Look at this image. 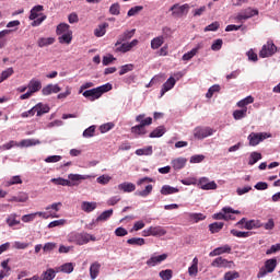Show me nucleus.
I'll list each match as a JSON object with an SVG mask.
<instances>
[{
  "label": "nucleus",
  "instance_id": "nucleus-15",
  "mask_svg": "<svg viewBox=\"0 0 280 280\" xmlns=\"http://www.w3.org/2000/svg\"><path fill=\"white\" fill-rule=\"evenodd\" d=\"M174 86H176V79H174V77H170L162 85L160 97H163V95H165L167 91H172Z\"/></svg>",
  "mask_w": 280,
  "mask_h": 280
},
{
  "label": "nucleus",
  "instance_id": "nucleus-43",
  "mask_svg": "<svg viewBox=\"0 0 280 280\" xmlns=\"http://www.w3.org/2000/svg\"><path fill=\"white\" fill-rule=\"evenodd\" d=\"M152 189H154V187L151 184L147 185L143 190L136 191V196H140L141 198H148V196L152 194Z\"/></svg>",
  "mask_w": 280,
  "mask_h": 280
},
{
  "label": "nucleus",
  "instance_id": "nucleus-61",
  "mask_svg": "<svg viewBox=\"0 0 280 280\" xmlns=\"http://www.w3.org/2000/svg\"><path fill=\"white\" fill-rule=\"evenodd\" d=\"M220 30V22H212L210 25L203 28V32H218Z\"/></svg>",
  "mask_w": 280,
  "mask_h": 280
},
{
  "label": "nucleus",
  "instance_id": "nucleus-62",
  "mask_svg": "<svg viewBox=\"0 0 280 280\" xmlns=\"http://www.w3.org/2000/svg\"><path fill=\"white\" fill-rule=\"evenodd\" d=\"M243 13L247 16V19H253V16H257V14H259V11L257 9L247 8L243 10Z\"/></svg>",
  "mask_w": 280,
  "mask_h": 280
},
{
  "label": "nucleus",
  "instance_id": "nucleus-53",
  "mask_svg": "<svg viewBox=\"0 0 280 280\" xmlns=\"http://www.w3.org/2000/svg\"><path fill=\"white\" fill-rule=\"evenodd\" d=\"M258 161H261V153L259 152H252L249 155L248 165H255Z\"/></svg>",
  "mask_w": 280,
  "mask_h": 280
},
{
  "label": "nucleus",
  "instance_id": "nucleus-1",
  "mask_svg": "<svg viewBox=\"0 0 280 280\" xmlns=\"http://www.w3.org/2000/svg\"><path fill=\"white\" fill-rule=\"evenodd\" d=\"M97 238L93 234H89L86 232H71L68 234V242L70 244H77V246H84V244H89V242H96Z\"/></svg>",
  "mask_w": 280,
  "mask_h": 280
},
{
  "label": "nucleus",
  "instance_id": "nucleus-64",
  "mask_svg": "<svg viewBox=\"0 0 280 280\" xmlns=\"http://www.w3.org/2000/svg\"><path fill=\"white\" fill-rule=\"evenodd\" d=\"M202 161H205V155L195 154L190 156L189 163L196 164V163H202Z\"/></svg>",
  "mask_w": 280,
  "mask_h": 280
},
{
  "label": "nucleus",
  "instance_id": "nucleus-20",
  "mask_svg": "<svg viewBox=\"0 0 280 280\" xmlns=\"http://www.w3.org/2000/svg\"><path fill=\"white\" fill-rule=\"evenodd\" d=\"M119 191H124L125 194H132L135 189H137V186L130 182H124L118 185Z\"/></svg>",
  "mask_w": 280,
  "mask_h": 280
},
{
  "label": "nucleus",
  "instance_id": "nucleus-39",
  "mask_svg": "<svg viewBox=\"0 0 280 280\" xmlns=\"http://www.w3.org/2000/svg\"><path fill=\"white\" fill-rule=\"evenodd\" d=\"M113 217V209L103 211L97 218L96 222H106Z\"/></svg>",
  "mask_w": 280,
  "mask_h": 280
},
{
  "label": "nucleus",
  "instance_id": "nucleus-2",
  "mask_svg": "<svg viewBox=\"0 0 280 280\" xmlns=\"http://www.w3.org/2000/svg\"><path fill=\"white\" fill-rule=\"evenodd\" d=\"M108 91H113V84L105 83L101 86L86 90L82 93L83 97L90 100V102H95V100H100L104 93H108Z\"/></svg>",
  "mask_w": 280,
  "mask_h": 280
},
{
  "label": "nucleus",
  "instance_id": "nucleus-42",
  "mask_svg": "<svg viewBox=\"0 0 280 280\" xmlns=\"http://www.w3.org/2000/svg\"><path fill=\"white\" fill-rule=\"evenodd\" d=\"M34 215H35V218H36V215H38L39 218H43V220H49V218H60V215H58V213H56V212L38 211V212H34Z\"/></svg>",
  "mask_w": 280,
  "mask_h": 280
},
{
  "label": "nucleus",
  "instance_id": "nucleus-16",
  "mask_svg": "<svg viewBox=\"0 0 280 280\" xmlns=\"http://www.w3.org/2000/svg\"><path fill=\"white\" fill-rule=\"evenodd\" d=\"M62 89L58 84H48L42 89V94L47 96L51 95L52 93H60Z\"/></svg>",
  "mask_w": 280,
  "mask_h": 280
},
{
  "label": "nucleus",
  "instance_id": "nucleus-44",
  "mask_svg": "<svg viewBox=\"0 0 280 280\" xmlns=\"http://www.w3.org/2000/svg\"><path fill=\"white\" fill-rule=\"evenodd\" d=\"M224 229V223L223 222H214L209 225V231L211 233H220Z\"/></svg>",
  "mask_w": 280,
  "mask_h": 280
},
{
  "label": "nucleus",
  "instance_id": "nucleus-47",
  "mask_svg": "<svg viewBox=\"0 0 280 280\" xmlns=\"http://www.w3.org/2000/svg\"><path fill=\"white\" fill-rule=\"evenodd\" d=\"M127 244H130V246H143L145 244V240L141 237H132L127 240Z\"/></svg>",
  "mask_w": 280,
  "mask_h": 280
},
{
  "label": "nucleus",
  "instance_id": "nucleus-17",
  "mask_svg": "<svg viewBox=\"0 0 280 280\" xmlns=\"http://www.w3.org/2000/svg\"><path fill=\"white\" fill-rule=\"evenodd\" d=\"M135 36V30L131 31H125L122 34L118 36L117 42L115 43V47H119L121 43H126V40H130Z\"/></svg>",
  "mask_w": 280,
  "mask_h": 280
},
{
  "label": "nucleus",
  "instance_id": "nucleus-8",
  "mask_svg": "<svg viewBox=\"0 0 280 280\" xmlns=\"http://www.w3.org/2000/svg\"><path fill=\"white\" fill-rule=\"evenodd\" d=\"M197 187L203 191H211L218 189V184L215 180H209V177H200L197 180Z\"/></svg>",
  "mask_w": 280,
  "mask_h": 280
},
{
  "label": "nucleus",
  "instance_id": "nucleus-19",
  "mask_svg": "<svg viewBox=\"0 0 280 280\" xmlns=\"http://www.w3.org/2000/svg\"><path fill=\"white\" fill-rule=\"evenodd\" d=\"M264 226V223L259 220H248L245 222L244 226H241V229H246L247 231H253V229H261Z\"/></svg>",
  "mask_w": 280,
  "mask_h": 280
},
{
  "label": "nucleus",
  "instance_id": "nucleus-30",
  "mask_svg": "<svg viewBox=\"0 0 280 280\" xmlns=\"http://www.w3.org/2000/svg\"><path fill=\"white\" fill-rule=\"evenodd\" d=\"M189 277H198V257H195L191 261V266L188 267Z\"/></svg>",
  "mask_w": 280,
  "mask_h": 280
},
{
  "label": "nucleus",
  "instance_id": "nucleus-63",
  "mask_svg": "<svg viewBox=\"0 0 280 280\" xmlns=\"http://www.w3.org/2000/svg\"><path fill=\"white\" fill-rule=\"evenodd\" d=\"M65 224H67V221L65 219L55 220L48 224V229H56L57 226H65Z\"/></svg>",
  "mask_w": 280,
  "mask_h": 280
},
{
  "label": "nucleus",
  "instance_id": "nucleus-37",
  "mask_svg": "<svg viewBox=\"0 0 280 280\" xmlns=\"http://www.w3.org/2000/svg\"><path fill=\"white\" fill-rule=\"evenodd\" d=\"M165 135V127L160 126L155 128L150 135V139H159Z\"/></svg>",
  "mask_w": 280,
  "mask_h": 280
},
{
  "label": "nucleus",
  "instance_id": "nucleus-57",
  "mask_svg": "<svg viewBox=\"0 0 280 280\" xmlns=\"http://www.w3.org/2000/svg\"><path fill=\"white\" fill-rule=\"evenodd\" d=\"M135 70V65L132 63H127L120 67L119 70V75H126V73H129V71H133Z\"/></svg>",
  "mask_w": 280,
  "mask_h": 280
},
{
  "label": "nucleus",
  "instance_id": "nucleus-60",
  "mask_svg": "<svg viewBox=\"0 0 280 280\" xmlns=\"http://www.w3.org/2000/svg\"><path fill=\"white\" fill-rule=\"evenodd\" d=\"M172 275H173L172 269H165L160 271L159 277L162 280H172Z\"/></svg>",
  "mask_w": 280,
  "mask_h": 280
},
{
  "label": "nucleus",
  "instance_id": "nucleus-5",
  "mask_svg": "<svg viewBox=\"0 0 280 280\" xmlns=\"http://www.w3.org/2000/svg\"><path fill=\"white\" fill-rule=\"evenodd\" d=\"M167 235V230L161 225L149 226L142 231V237H163Z\"/></svg>",
  "mask_w": 280,
  "mask_h": 280
},
{
  "label": "nucleus",
  "instance_id": "nucleus-3",
  "mask_svg": "<svg viewBox=\"0 0 280 280\" xmlns=\"http://www.w3.org/2000/svg\"><path fill=\"white\" fill-rule=\"evenodd\" d=\"M43 10H44V7L40 4L35 5L31 10L30 20L33 21L32 22L33 27H38V25H40L43 23V21H45L47 19V15L40 13V12H43Z\"/></svg>",
  "mask_w": 280,
  "mask_h": 280
},
{
  "label": "nucleus",
  "instance_id": "nucleus-56",
  "mask_svg": "<svg viewBox=\"0 0 280 280\" xmlns=\"http://www.w3.org/2000/svg\"><path fill=\"white\" fill-rule=\"evenodd\" d=\"M121 12V7L119 5V3H113L110 7H109V14H112L113 16H119Z\"/></svg>",
  "mask_w": 280,
  "mask_h": 280
},
{
  "label": "nucleus",
  "instance_id": "nucleus-49",
  "mask_svg": "<svg viewBox=\"0 0 280 280\" xmlns=\"http://www.w3.org/2000/svg\"><path fill=\"white\" fill-rule=\"evenodd\" d=\"M56 279V270L47 269L42 273V280H54Z\"/></svg>",
  "mask_w": 280,
  "mask_h": 280
},
{
  "label": "nucleus",
  "instance_id": "nucleus-59",
  "mask_svg": "<svg viewBox=\"0 0 280 280\" xmlns=\"http://www.w3.org/2000/svg\"><path fill=\"white\" fill-rule=\"evenodd\" d=\"M240 279V272L237 271H228L223 276V280H235Z\"/></svg>",
  "mask_w": 280,
  "mask_h": 280
},
{
  "label": "nucleus",
  "instance_id": "nucleus-23",
  "mask_svg": "<svg viewBox=\"0 0 280 280\" xmlns=\"http://www.w3.org/2000/svg\"><path fill=\"white\" fill-rule=\"evenodd\" d=\"M50 183L54 185H60L61 187H73L75 183H71L69 179H65L62 177L51 178Z\"/></svg>",
  "mask_w": 280,
  "mask_h": 280
},
{
  "label": "nucleus",
  "instance_id": "nucleus-22",
  "mask_svg": "<svg viewBox=\"0 0 280 280\" xmlns=\"http://www.w3.org/2000/svg\"><path fill=\"white\" fill-rule=\"evenodd\" d=\"M102 268V265L97 261L93 262L91 266H90V278L92 280H95L97 279V277H100V270Z\"/></svg>",
  "mask_w": 280,
  "mask_h": 280
},
{
  "label": "nucleus",
  "instance_id": "nucleus-26",
  "mask_svg": "<svg viewBox=\"0 0 280 280\" xmlns=\"http://www.w3.org/2000/svg\"><path fill=\"white\" fill-rule=\"evenodd\" d=\"M56 43V37H40L37 40L38 47H49V45H54Z\"/></svg>",
  "mask_w": 280,
  "mask_h": 280
},
{
  "label": "nucleus",
  "instance_id": "nucleus-6",
  "mask_svg": "<svg viewBox=\"0 0 280 280\" xmlns=\"http://www.w3.org/2000/svg\"><path fill=\"white\" fill-rule=\"evenodd\" d=\"M272 135L268 132H252L247 139L249 141V145L255 148V145H259L261 141H266V139H270Z\"/></svg>",
  "mask_w": 280,
  "mask_h": 280
},
{
  "label": "nucleus",
  "instance_id": "nucleus-34",
  "mask_svg": "<svg viewBox=\"0 0 280 280\" xmlns=\"http://www.w3.org/2000/svg\"><path fill=\"white\" fill-rule=\"evenodd\" d=\"M74 268H75V265L73 262H66L58 268V271L65 272L66 275H71Z\"/></svg>",
  "mask_w": 280,
  "mask_h": 280
},
{
  "label": "nucleus",
  "instance_id": "nucleus-33",
  "mask_svg": "<svg viewBox=\"0 0 280 280\" xmlns=\"http://www.w3.org/2000/svg\"><path fill=\"white\" fill-rule=\"evenodd\" d=\"M12 185H23L21 175L12 176L10 179L4 182V187H12Z\"/></svg>",
  "mask_w": 280,
  "mask_h": 280
},
{
  "label": "nucleus",
  "instance_id": "nucleus-45",
  "mask_svg": "<svg viewBox=\"0 0 280 280\" xmlns=\"http://www.w3.org/2000/svg\"><path fill=\"white\" fill-rule=\"evenodd\" d=\"M13 74H14V69L13 68H8V69L3 70L0 73V84H1V82H5V80H8V78H10Z\"/></svg>",
  "mask_w": 280,
  "mask_h": 280
},
{
  "label": "nucleus",
  "instance_id": "nucleus-10",
  "mask_svg": "<svg viewBox=\"0 0 280 280\" xmlns=\"http://www.w3.org/2000/svg\"><path fill=\"white\" fill-rule=\"evenodd\" d=\"M137 45H139V39H133L129 43H121L116 46L115 51L117 54H128V51H132L133 47H137Z\"/></svg>",
  "mask_w": 280,
  "mask_h": 280
},
{
  "label": "nucleus",
  "instance_id": "nucleus-12",
  "mask_svg": "<svg viewBox=\"0 0 280 280\" xmlns=\"http://www.w3.org/2000/svg\"><path fill=\"white\" fill-rule=\"evenodd\" d=\"M171 12L173 16H175L176 19H180L185 16L187 12H189V4H174L173 7H171Z\"/></svg>",
  "mask_w": 280,
  "mask_h": 280
},
{
  "label": "nucleus",
  "instance_id": "nucleus-46",
  "mask_svg": "<svg viewBox=\"0 0 280 280\" xmlns=\"http://www.w3.org/2000/svg\"><path fill=\"white\" fill-rule=\"evenodd\" d=\"M214 220H233V215L229 214V212H224L221 210V212L213 214Z\"/></svg>",
  "mask_w": 280,
  "mask_h": 280
},
{
  "label": "nucleus",
  "instance_id": "nucleus-55",
  "mask_svg": "<svg viewBox=\"0 0 280 280\" xmlns=\"http://www.w3.org/2000/svg\"><path fill=\"white\" fill-rule=\"evenodd\" d=\"M214 93H220V85L219 84H214V85L210 86L208 92L206 93V97L208 100H211L213 97Z\"/></svg>",
  "mask_w": 280,
  "mask_h": 280
},
{
  "label": "nucleus",
  "instance_id": "nucleus-32",
  "mask_svg": "<svg viewBox=\"0 0 280 280\" xmlns=\"http://www.w3.org/2000/svg\"><path fill=\"white\" fill-rule=\"evenodd\" d=\"M248 115V107L236 109L233 112V117L236 121H240V119L246 118Z\"/></svg>",
  "mask_w": 280,
  "mask_h": 280
},
{
  "label": "nucleus",
  "instance_id": "nucleus-36",
  "mask_svg": "<svg viewBox=\"0 0 280 280\" xmlns=\"http://www.w3.org/2000/svg\"><path fill=\"white\" fill-rule=\"evenodd\" d=\"M253 102H255V97H253L252 95H249V96H247V97H245V98L238 101V102L236 103V106H237L238 108H243V109H244V108H247L248 104H253Z\"/></svg>",
  "mask_w": 280,
  "mask_h": 280
},
{
  "label": "nucleus",
  "instance_id": "nucleus-18",
  "mask_svg": "<svg viewBox=\"0 0 280 280\" xmlns=\"http://www.w3.org/2000/svg\"><path fill=\"white\" fill-rule=\"evenodd\" d=\"M33 108L37 114V117H43V115H46V113H49L50 110L49 105L43 103H37Z\"/></svg>",
  "mask_w": 280,
  "mask_h": 280
},
{
  "label": "nucleus",
  "instance_id": "nucleus-11",
  "mask_svg": "<svg viewBox=\"0 0 280 280\" xmlns=\"http://www.w3.org/2000/svg\"><path fill=\"white\" fill-rule=\"evenodd\" d=\"M165 259H167V254H162V255L153 254L147 260V266L149 268H154L156 266H161V264H163V261H165Z\"/></svg>",
  "mask_w": 280,
  "mask_h": 280
},
{
  "label": "nucleus",
  "instance_id": "nucleus-50",
  "mask_svg": "<svg viewBox=\"0 0 280 280\" xmlns=\"http://www.w3.org/2000/svg\"><path fill=\"white\" fill-rule=\"evenodd\" d=\"M230 233L234 237H241V238L250 237V235H253V232H242V231H237V230H231Z\"/></svg>",
  "mask_w": 280,
  "mask_h": 280
},
{
  "label": "nucleus",
  "instance_id": "nucleus-9",
  "mask_svg": "<svg viewBox=\"0 0 280 280\" xmlns=\"http://www.w3.org/2000/svg\"><path fill=\"white\" fill-rule=\"evenodd\" d=\"M275 54H277V46L272 42H267L259 51L260 58H270Z\"/></svg>",
  "mask_w": 280,
  "mask_h": 280
},
{
  "label": "nucleus",
  "instance_id": "nucleus-25",
  "mask_svg": "<svg viewBox=\"0 0 280 280\" xmlns=\"http://www.w3.org/2000/svg\"><path fill=\"white\" fill-rule=\"evenodd\" d=\"M32 145H40V140L38 139H24L18 143V148H32Z\"/></svg>",
  "mask_w": 280,
  "mask_h": 280
},
{
  "label": "nucleus",
  "instance_id": "nucleus-29",
  "mask_svg": "<svg viewBox=\"0 0 280 280\" xmlns=\"http://www.w3.org/2000/svg\"><path fill=\"white\" fill-rule=\"evenodd\" d=\"M174 170H183L187 165V158H177L171 162Z\"/></svg>",
  "mask_w": 280,
  "mask_h": 280
},
{
  "label": "nucleus",
  "instance_id": "nucleus-31",
  "mask_svg": "<svg viewBox=\"0 0 280 280\" xmlns=\"http://www.w3.org/2000/svg\"><path fill=\"white\" fill-rule=\"evenodd\" d=\"M70 27L71 26H69V24L67 23H60L56 28L57 36H61L62 34H69L70 32H73Z\"/></svg>",
  "mask_w": 280,
  "mask_h": 280
},
{
  "label": "nucleus",
  "instance_id": "nucleus-21",
  "mask_svg": "<svg viewBox=\"0 0 280 280\" xmlns=\"http://www.w3.org/2000/svg\"><path fill=\"white\" fill-rule=\"evenodd\" d=\"M27 89L33 94L38 93V91H40V89H43V83L36 79H32L27 84Z\"/></svg>",
  "mask_w": 280,
  "mask_h": 280
},
{
  "label": "nucleus",
  "instance_id": "nucleus-13",
  "mask_svg": "<svg viewBox=\"0 0 280 280\" xmlns=\"http://www.w3.org/2000/svg\"><path fill=\"white\" fill-rule=\"evenodd\" d=\"M211 266L212 268H235V262L226 258L218 257L211 262Z\"/></svg>",
  "mask_w": 280,
  "mask_h": 280
},
{
  "label": "nucleus",
  "instance_id": "nucleus-35",
  "mask_svg": "<svg viewBox=\"0 0 280 280\" xmlns=\"http://www.w3.org/2000/svg\"><path fill=\"white\" fill-rule=\"evenodd\" d=\"M153 152L152 145L136 150L137 156H152Z\"/></svg>",
  "mask_w": 280,
  "mask_h": 280
},
{
  "label": "nucleus",
  "instance_id": "nucleus-27",
  "mask_svg": "<svg viewBox=\"0 0 280 280\" xmlns=\"http://www.w3.org/2000/svg\"><path fill=\"white\" fill-rule=\"evenodd\" d=\"M179 189L170 185L162 186L160 194L162 196H172V194H178Z\"/></svg>",
  "mask_w": 280,
  "mask_h": 280
},
{
  "label": "nucleus",
  "instance_id": "nucleus-52",
  "mask_svg": "<svg viewBox=\"0 0 280 280\" xmlns=\"http://www.w3.org/2000/svg\"><path fill=\"white\" fill-rule=\"evenodd\" d=\"M62 207V202H54L45 208L46 211H50L51 213H58L60 208Z\"/></svg>",
  "mask_w": 280,
  "mask_h": 280
},
{
  "label": "nucleus",
  "instance_id": "nucleus-48",
  "mask_svg": "<svg viewBox=\"0 0 280 280\" xmlns=\"http://www.w3.org/2000/svg\"><path fill=\"white\" fill-rule=\"evenodd\" d=\"M106 27H108V24L98 25L97 28L94 30V36L102 38V36L106 34Z\"/></svg>",
  "mask_w": 280,
  "mask_h": 280
},
{
  "label": "nucleus",
  "instance_id": "nucleus-41",
  "mask_svg": "<svg viewBox=\"0 0 280 280\" xmlns=\"http://www.w3.org/2000/svg\"><path fill=\"white\" fill-rule=\"evenodd\" d=\"M148 131L145 128L141 125H137L131 127V133L135 135L136 137H143Z\"/></svg>",
  "mask_w": 280,
  "mask_h": 280
},
{
  "label": "nucleus",
  "instance_id": "nucleus-4",
  "mask_svg": "<svg viewBox=\"0 0 280 280\" xmlns=\"http://www.w3.org/2000/svg\"><path fill=\"white\" fill-rule=\"evenodd\" d=\"M277 268V259L270 258L265 261V265L259 269L257 273V279H264L267 275H270L275 272V269Z\"/></svg>",
  "mask_w": 280,
  "mask_h": 280
},
{
  "label": "nucleus",
  "instance_id": "nucleus-38",
  "mask_svg": "<svg viewBox=\"0 0 280 280\" xmlns=\"http://www.w3.org/2000/svg\"><path fill=\"white\" fill-rule=\"evenodd\" d=\"M68 178H69L68 180H70V183H74L75 185H78V183H80V180H86V178H89V175L69 174Z\"/></svg>",
  "mask_w": 280,
  "mask_h": 280
},
{
  "label": "nucleus",
  "instance_id": "nucleus-40",
  "mask_svg": "<svg viewBox=\"0 0 280 280\" xmlns=\"http://www.w3.org/2000/svg\"><path fill=\"white\" fill-rule=\"evenodd\" d=\"M163 43H165L164 36L154 37L151 40V49H159L163 45Z\"/></svg>",
  "mask_w": 280,
  "mask_h": 280
},
{
  "label": "nucleus",
  "instance_id": "nucleus-24",
  "mask_svg": "<svg viewBox=\"0 0 280 280\" xmlns=\"http://www.w3.org/2000/svg\"><path fill=\"white\" fill-rule=\"evenodd\" d=\"M81 209L85 213H91V212L95 211V209H97V202H95V201H83L81 203Z\"/></svg>",
  "mask_w": 280,
  "mask_h": 280
},
{
  "label": "nucleus",
  "instance_id": "nucleus-14",
  "mask_svg": "<svg viewBox=\"0 0 280 280\" xmlns=\"http://www.w3.org/2000/svg\"><path fill=\"white\" fill-rule=\"evenodd\" d=\"M232 247L231 245H223L221 247L214 248L212 252L209 253V257H218L220 255H231Z\"/></svg>",
  "mask_w": 280,
  "mask_h": 280
},
{
  "label": "nucleus",
  "instance_id": "nucleus-54",
  "mask_svg": "<svg viewBox=\"0 0 280 280\" xmlns=\"http://www.w3.org/2000/svg\"><path fill=\"white\" fill-rule=\"evenodd\" d=\"M95 125L90 126L83 131L82 137H84V139H91V137H95Z\"/></svg>",
  "mask_w": 280,
  "mask_h": 280
},
{
  "label": "nucleus",
  "instance_id": "nucleus-51",
  "mask_svg": "<svg viewBox=\"0 0 280 280\" xmlns=\"http://www.w3.org/2000/svg\"><path fill=\"white\" fill-rule=\"evenodd\" d=\"M7 224H8V226H11V228L21 224V221L16 220V213H11L7 218Z\"/></svg>",
  "mask_w": 280,
  "mask_h": 280
},
{
  "label": "nucleus",
  "instance_id": "nucleus-28",
  "mask_svg": "<svg viewBox=\"0 0 280 280\" xmlns=\"http://www.w3.org/2000/svg\"><path fill=\"white\" fill-rule=\"evenodd\" d=\"M60 45H71L73 40V31L70 33H63L61 36L58 37Z\"/></svg>",
  "mask_w": 280,
  "mask_h": 280
},
{
  "label": "nucleus",
  "instance_id": "nucleus-7",
  "mask_svg": "<svg viewBox=\"0 0 280 280\" xmlns=\"http://www.w3.org/2000/svg\"><path fill=\"white\" fill-rule=\"evenodd\" d=\"M213 135H215V130L211 127H196L194 129L195 139H199L200 141L207 139V137H213Z\"/></svg>",
  "mask_w": 280,
  "mask_h": 280
},
{
  "label": "nucleus",
  "instance_id": "nucleus-58",
  "mask_svg": "<svg viewBox=\"0 0 280 280\" xmlns=\"http://www.w3.org/2000/svg\"><path fill=\"white\" fill-rule=\"evenodd\" d=\"M115 128L114 122H106L100 126V131L102 135H106V132H109V130H113Z\"/></svg>",
  "mask_w": 280,
  "mask_h": 280
}]
</instances>
